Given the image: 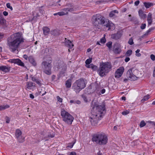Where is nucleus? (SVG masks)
<instances>
[{
	"label": "nucleus",
	"instance_id": "25",
	"mask_svg": "<svg viewBox=\"0 0 155 155\" xmlns=\"http://www.w3.org/2000/svg\"><path fill=\"white\" fill-rule=\"evenodd\" d=\"M71 81L72 80L70 79H69L66 81L65 85L67 88H69L71 87Z\"/></svg>",
	"mask_w": 155,
	"mask_h": 155
},
{
	"label": "nucleus",
	"instance_id": "51",
	"mask_svg": "<svg viewBox=\"0 0 155 155\" xmlns=\"http://www.w3.org/2000/svg\"><path fill=\"white\" fill-rule=\"evenodd\" d=\"M10 118L8 117H6V122L7 123H9L10 122Z\"/></svg>",
	"mask_w": 155,
	"mask_h": 155
},
{
	"label": "nucleus",
	"instance_id": "43",
	"mask_svg": "<svg viewBox=\"0 0 155 155\" xmlns=\"http://www.w3.org/2000/svg\"><path fill=\"white\" fill-rule=\"evenodd\" d=\"M82 97L83 98L84 100V101L86 102H87V97H86L84 95H82Z\"/></svg>",
	"mask_w": 155,
	"mask_h": 155
},
{
	"label": "nucleus",
	"instance_id": "30",
	"mask_svg": "<svg viewBox=\"0 0 155 155\" xmlns=\"http://www.w3.org/2000/svg\"><path fill=\"white\" fill-rule=\"evenodd\" d=\"M143 4L144 6L146 8H148L153 5V3L151 2H145Z\"/></svg>",
	"mask_w": 155,
	"mask_h": 155
},
{
	"label": "nucleus",
	"instance_id": "23",
	"mask_svg": "<svg viewBox=\"0 0 155 155\" xmlns=\"http://www.w3.org/2000/svg\"><path fill=\"white\" fill-rule=\"evenodd\" d=\"M43 31L44 34L46 35H48L50 32V29L47 27H44L43 28Z\"/></svg>",
	"mask_w": 155,
	"mask_h": 155
},
{
	"label": "nucleus",
	"instance_id": "36",
	"mask_svg": "<svg viewBox=\"0 0 155 155\" xmlns=\"http://www.w3.org/2000/svg\"><path fill=\"white\" fill-rule=\"evenodd\" d=\"M92 59L91 58H89L87 59L85 62L86 64L87 65L90 64L92 62Z\"/></svg>",
	"mask_w": 155,
	"mask_h": 155
},
{
	"label": "nucleus",
	"instance_id": "4",
	"mask_svg": "<svg viewBox=\"0 0 155 155\" xmlns=\"http://www.w3.org/2000/svg\"><path fill=\"white\" fill-rule=\"evenodd\" d=\"M92 140L97 144L104 145L107 143L108 138L104 133H101L94 135L93 136Z\"/></svg>",
	"mask_w": 155,
	"mask_h": 155
},
{
	"label": "nucleus",
	"instance_id": "10",
	"mask_svg": "<svg viewBox=\"0 0 155 155\" xmlns=\"http://www.w3.org/2000/svg\"><path fill=\"white\" fill-rule=\"evenodd\" d=\"M113 51L115 54H120L121 51L120 45L118 43H115L113 46Z\"/></svg>",
	"mask_w": 155,
	"mask_h": 155
},
{
	"label": "nucleus",
	"instance_id": "62",
	"mask_svg": "<svg viewBox=\"0 0 155 155\" xmlns=\"http://www.w3.org/2000/svg\"><path fill=\"white\" fill-rule=\"evenodd\" d=\"M37 79L35 77H33L31 78V80L35 82Z\"/></svg>",
	"mask_w": 155,
	"mask_h": 155
},
{
	"label": "nucleus",
	"instance_id": "8",
	"mask_svg": "<svg viewBox=\"0 0 155 155\" xmlns=\"http://www.w3.org/2000/svg\"><path fill=\"white\" fill-rule=\"evenodd\" d=\"M92 20L93 23L95 26H97L100 25H102L104 23L105 18L99 14L94 16Z\"/></svg>",
	"mask_w": 155,
	"mask_h": 155
},
{
	"label": "nucleus",
	"instance_id": "32",
	"mask_svg": "<svg viewBox=\"0 0 155 155\" xmlns=\"http://www.w3.org/2000/svg\"><path fill=\"white\" fill-rule=\"evenodd\" d=\"M9 106L8 105H3L2 106H0V111L5 109L8 107Z\"/></svg>",
	"mask_w": 155,
	"mask_h": 155
},
{
	"label": "nucleus",
	"instance_id": "13",
	"mask_svg": "<svg viewBox=\"0 0 155 155\" xmlns=\"http://www.w3.org/2000/svg\"><path fill=\"white\" fill-rule=\"evenodd\" d=\"M122 35V34L121 31H118L117 33L111 34V38L114 40H117L120 38Z\"/></svg>",
	"mask_w": 155,
	"mask_h": 155
},
{
	"label": "nucleus",
	"instance_id": "39",
	"mask_svg": "<svg viewBox=\"0 0 155 155\" xmlns=\"http://www.w3.org/2000/svg\"><path fill=\"white\" fill-rule=\"evenodd\" d=\"M57 14H58L60 16H62L66 14V13L63 12H58L57 13H55L54 14V15H56Z\"/></svg>",
	"mask_w": 155,
	"mask_h": 155
},
{
	"label": "nucleus",
	"instance_id": "41",
	"mask_svg": "<svg viewBox=\"0 0 155 155\" xmlns=\"http://www.w3.org/2000/svg\"><path fill=\"white\" fill-rule=\"evenodd\" d=\"M106 42V40L105 37L102 38L100 40V42L102 43H105Z\"/></svg>",
	"mask_w": 155,
	"mask_h": 155
},
{
	"label": "nucleus",
	"instance_id": "63",
	"mask_svg": "<svg viewBox=\"0 0 155 155\" xmlns=\"http://www.w3.org/2000/svg\"><path fill=\"white\" fill-rule=\"evenodd\" d=\"M68 8H65L63 9V10L64 11L66 12V14H67L68 13Z\"/></svg>",
	"mask_w": 155,
	"mask_h": 155
},
{
	"label": "nucleus",
	"instance_id": "14",
	"mask_svg": "<svg viewBox=\"0 0 155 155\" xmlns=\"http://www.w3.org/2000/svg\"><path fill=\"white\" fill-rule=\"evenodd\" d=\"M22 132L21 131L17 129L16 131V136L19 142L22 143L24 141V139L21 138V135Z\"/></svg>",
	"mask_w": 155,
	"mask_h": 155
},
{
	"label": "nucleus",
	"instance_id": "47",
	"mask_svg": "<svg viewBox=\"0 0 155 155\" xmlns=\"http://www.w3.org/2000/svg\"><path fill=\"white\" fill-rule=\"evenodd\" d=\"M35 82L38 84L39 86H41V81L38 79H37L35 81Z\"/></svg>",
	"mask_w": 155,
	"mask_h": 155
},
{
	"label": "nucleus",
	"instance_id": "37",
	"mask_svg": "<svg viewBox=\"0 0 155 155\" xmlns=\"http://www.w3.org/2000/svg\"><path fill=\"white\" fill-rule=\"evenodd\" d=\"M146 125V123L145 121L143 120L141 121L140 123V128L144 127Z\"/></svg>",
	"mask_w": 155,
	"mask_h": 155
},
{
	"label": "nucleus",
	"instance_id": "45",
	"mask_svg": "<svg viewBox=\"0 0 155 155\" xmlns=\"http://www.w3.org/2000/svg\"><path fill=\"white\" fill-rule=\"evenodd\" d=\"M129 113V111L126 110V111H123L122 113V114L123 115H126L127 114H128Z\"/></svg>",
	"mask_w": 155,
	"mask_h": 155
},
{
	"label": "nucleus",
	"instance_id": "58",
	"mask_svg": "<svg viewBox=\"0 0 155 155\" xmlns=\"http://www.w3.org/2000/svg\"><path fill=\"white\" fill-rule=\"evenodd\" d=\"M100 92H101V93L102 94H104V93H105V89H102L101 91H100Z\"/></svg>",
	"mask_w": 155,
	"mask_h": 155
},
{
	"label": "nucleus",
	"instance_id": "22",
	"mask_svg": "<svg viewBox=\"0 0 155 155\" xmlns=\"http://www.w3.org/2000/svg\"><path fill=\"white\" fill-rule=\"evenodd\" d=\"M26 84V88L28 89H31L32 87H35V84L32 82H27Z\"/></svg>",
	"mask_w": 155,
	"mask_h": 155
},
{
	"label": "nucleus",
	"instance_id": "7",
	"mask_svg": "<svg viewBox=\"0 0 155 155\" xmlns=\"http://www.w3.org/2000/svg\"><path fill=\"white\" fill-rule=\"evenodd\" d=\"M51 61L50 60L48 61H43L41 64L42 68L44 69L43 72L48 75H50L51 74Z\"/></svg>",
	"mask_w": 155,
	"mask_h": 155
},
{
	"label": "nucleus",
	"instance_id": "40",
	"mask_svg": "<svg viewBox=\"0 0 155 155\" xmlns=\"http://www.w3.org/2000/svg\"><path fill=\"white\" fill-rule=\"evenodd\" d=\"M140 50L139 49H137L135 51L136 52V55L137 57H140L141 56V54L139 53Z\"/></svg>",
	"mask_w": 155,
	"mask_h": 155
},
{
	"label": "nucleus",
	"instance_id": "61",
	"mask_svg": "<svg viewBox=\"0 0 155 155\" xmlns=\"http://www.w3.org/2000/svg\"><path fill=\"white\" fill-rule=\"evenodd\" d=\"M56 77L55 75H52L51 76V79L52 80H54Z\"/></svg>",
	"mask_w": 155,
	"mask_h": 155
},
{
	"label": "nucleus",
	"instance_id": "5",
	"mask_svg": "<svg viewBox=\"0 0 155 155\" xmlns=\"http://www.w3.org/2000/svg\"><path fill=\"white\" fill-rule=\"evenodd\" d=\"M86 86L85 80L81 78L76 80L73 84L72 89L76 93H78Z\"/></svg>",
	"mask_w": 155,
	"mask_h": 155
},
{
	"label": "nucleus",
	"instance_id": "17",
	"mask_svg": "<svg viewBox=\"0 0 155 155\" xmlns=\"http://www.w3.org/2000/svg\"><path fill=\"white\" fill-rule=\"evenodd\" d=\"M62 65L61 68H62L61 71L60 72V75L61 76H64L66 70L67 66L65 64L63 63L62 64Z\"/></svg>",
	"mask_w": 155,
	"mask_h": 155
},
{
	"label": "nucleus",
	"instance_id": "15",
	"mask_svg": "<svg viewBox=\"0 0 155 155\" xmlns=\"http://www.w3.org/2000/svg\"><path fill=\"white\" fill-rule=\"evenodd\" d=\"M28 61L29 63L34 66L37 65V63L34 57L32 55H30L28 57Z\"/></svg>",
	"mask_w": 155,
	"mask_h": 155
},
{
	"label": "nucleus",
	"instance_id": "59",
	"mask_svg": "<svg viewBox=\"0 0 155 155\" xmlns=\"http://www.w3.org/2000/svg\"><path fill=\"white\" fill-rule=\"evenodd\" d=\"M29 97L32 99H33L34 98V96L32 94H29Z\"/></svg>",
	"mask_w": 155,
	"mask_h": 155
},
{
	"label": "nucleus",
	"instance_id": "52",
	"mask_svg": "<svg viewBox=\"0 0 155 155\" xmlns=\"http://www.w3.org/2000/svg\"><path fill=\"white\" fill-rule=\"evenodd\" d=\"M74 9L72 8H68V11L69 12H73L74 11Z\"/></svg>",
	"mask_w": 155,
	"mask_h": 155
},
{
	"label": "nucleus",
	"instance_id": "31",
	"mask_svg": "<svg viewBox=\"0 0 155 155\" xmlns=\"http://www.w3.org/2000/svg\"><path fill=\"white\" fill-rule=\"evenodd\" d=\"M90 68L92 69L93 71H97V70H98L97 67L96 65H94L93 64H91Z\"/></svg>",
	"mask_w": 155,
	"mask_h": 155
},
{
	"label": "nucleus",
	"instance_id": "46",
	"mask_svg": "<svg viewBox=\"0 0 155 155\" xmlns=\"http://www.w3.org/2000/svg\"><path fill=\"white\" fill-rule=\"evenodd\" d=\"M155 29L154 27H152L150 28L148 31H147V32L148 34L149 33L151 32L152 30H153Z\"/></svg>",
	"mask_w": 155,
	"mask_h": 155
},
{
	"label": "nucleus",
	"instance_id": "11",
	"mask_svg": "<svg viewBox=\"0 0 155 155\" xmlns=\"http://www.w3.org/2000/svg\"><path fill=\"white\" fill-rule=\"evenodd\" d=\"M8 61L12 63H14L15 64H17L18 65L22 66L24 67V64L19 59H10Z\"/></svg>",
	"mask_w": 155,
	"mask_h": 155
},
{
	"label": "nucleus",
	"instance_id": "12",
	"mask_svg": "<svg viewBox=\"0 0 155 155\" xmlns=\"http://www.w3.org/2000/svg\"><path fill=\"white\" fill-rule=\"evenodd\" d=\"M124 71L123 67H120L118 69L115 73V76L116 78H119L122 75Z\"/></svg>",
	"mask_w": 155,
	"mask_h": 155
},
{
	"label": "nucleus",
	"instance_id": "27",
	"mask_svg": "<svg viewBox=\"0 0 155 155\" xmlns=\"http://www.w3.org/2000/svg\"><path fill=\"white\" fill-rule=\"evenodd\" d=\"M103 25L106 26L107 28H108V30H109L110 29V27L111 25L110 22L108 21V22L104 21V23L103 24Z\"/></svg>",
	"mask_w": 155,
	"mask_h": 155
},
{
	"label": "nucleus",
	"instance_id": "29",
	"mask_svg": "<svg viewBox=\"0 0 155 155\" xmlns=\"http://www.w3.org/2000/svg\"><path fill=\"white\" fill-rule=\"evenodd\" d=\"M118 12L116 10H113L109 14V16L110 17H112L115 15V13H118Z\"/></svg>",
	"mask_w": 155,
	"mask_h": 155
},
{
	"label": "nucleus",
	"instance_id": "53",
	"mask_svg": "<svg viewBox=\"0 0 155 155\" xmlns=\"http://www.w3.org/2000/svg\"><path fill=\"white\" fill-rule=\"evenodd\" d=\"M74 144V143H70L68 146V147L70 148H72L73 147Z\"/></svg>",
	"mask_w": 155,
	"mask_h": 155
},
{
	"label": "nucleus",
	"instance_id": "57",
	"mask_svg": "<svg viewBox=\"0 0 155 155\" xmlns=\"http://www.w3.org/2000/svg\"><path fill=\"white\" fill-rule=\"evenodd\" d=\"M3 14L4 16H6L8 15V13L7 12L5 11L3 12Z\"/></svg>",
	"mask_w": 155,
	"mask_h": 155
},
{
	"label": "nucleus",
	"instance_id": "54",
	"mask_svg": "<svg viewBox=\"0 0 155 155\" xmlns=\"http://www.w3.org/2000/svg\"><path fill=\"white\" fill-rule=\"evenodd\" d=\"M23 58L25 60H27L28 59V57L27 55L26 54H24L23 56Z\"/></svg>",
	"mask_w": 155,
	"mask_h": 155
},
{
	"label": "nucleus",
	"instance_id": "2",
	"mask_svg": "<svg viewBox=\"0 0 155 155\" xmlns=\"http://www.w3.org/2000/svg\"><path fill=\"white\" fill-rule=\"evenodd\" d=\"M24 42V39L19 33L12 35L7 40V45L10 51L14 52L17 50L21 43Z\"/></svg>",
	"mask_w": 155,
	"mask_h": 155
},
{
	"label": "nucleus",
	"instance_id": "60",
	"mask_svg": "<svg viewBox=\"0 0 155 155\" xmlns=\"http://www.w3.org/2000/svg\"><path fill=\"white\" fill-rule=\"evenodd\" d=\"M70 103H73L75 104H76V100H71L70 101Z\"/></svg>",
	"mask_w": 155,
	"mask_h": 155
},
{
	"label": "nucleus",
	"instance_id": "42",
	"mask_svg": "<svg viewBox=\"0 0 155 155\" xmlns=\"http://www.w3.org/2000/svg\"><path fill=\"white\" fill-rule=\"evenodd\" d=\"M146 26V24L145 23L142 24L140 27V28L141 29L143 30L145 28Z\"/></svg>",
	"mask_w": 155,
	"mask_h": 155
},
{
	"label": "nucleus",
	"instance_id": "49",
	"mask_svg": "<svg viewBox=\"0 0 155 155\" xmlns=\"http://www.w3.org/2000/svg\"><path fill=\"white\" fill-rule=\"evenodd\" d=\"M57 99L58 100V101H59L60 102H61L62 101V99L59 96H58L57 97Z\"/></svg>",
	"mask_w": 155,
	"mask_h": 155
},
{
	"label": "nucleus",
	"instance_id": "28",
	"mask_svg": "<svg viewBox=\"0 0 155 155\" xmlns=\"http://www.w3.org/2000/svg\"><path fill=\"white\" fill-rule=\"evenodd\" d=\"M5 21V20L3 18V15H2L1 13L0 12V24L4 25Z\"/></svg>",
	"mask_w": 155,
	"mask_h": 155
},
{
	"label": "nucleus",
	"instance_id": "19",
	"mask_svg": "<svg viewBox=\"0 0 155 155\" xmlns=\"http://www.w3.org/2000/svg\"><path fill=\"white\" fill-rule=\"evenodd\" d=\"M147 21L148 22V26L150 25L153 22L152 14L151 13H149L147 17Z\"/></svg>",
	"mask_w": 155,
	"mask_h": 155
},
{
	"label": "nucleus",
	"instance_id": "16",
	"mask_svg": "<svg viewBox=\"0 0 155 155\" xmlns=\"http://www.w3.org/2000/svg\"><path fill=\"white\" fill-rule=\"evenodd\" d=\"M10 67L6 66H0V70L5 73L8 72L10 70Z\"/></svg>",
	"mask_w": 155,
	"mask_h": 155
},
{
	"label": "nucleus",
	"instance_id": "34",
	"mask_svg": "<svg viewBox=\"0 0 155 155\" xmlns=\"http://www.w3.org/2000/svg\"><path fill=\"white\" fill-rule=\"evenodd\" d=\"M132 50H128L126 52L125 55L127 56H129L132 54Z\"/></svg>",
	"mask_w": 155,
	"mask_h": 155
},
{
	"label": "nucleus",
	"instance_id": "48",
	"mask_svg": "<svg viewBox=\"0 0 155 155\" xmlns=\"http://www.w3.org/2000/svg\"><path fill=\"white\" fill-rule=\"evenodd\" d=\"M150 58L153 61H154L155 60V56L154 55L152 54L150 55Z\"/></svg>",
	"mask_w": 155,
	"mask_h": 155
},
{
	"label": "nucleus",
	"instance_id": "35",
	"mask_svg": "<svg viewBox=\"0 0 155 155\" xmlns=\"http://www.w3.org/2000/svg\"><path fill=\"white\" fill-rule=\"evenodd\" d=\"M106 45L109 49L110 50L112 48V42L111 41L109 42L106 44Z\"/></svg>",
	"mask_w": 155,
	"mask_h": 155
},
{
	"label": "nucleus",
	"instance_id": "33",
	"mask_svg": "<svg viewBox=\"0 0 155 155\" xmlns=\"http://www.w3.org/2000/svg\"><path fill=\"white\" fill-rule=\"evenodd\" d=\"M149 95H147L144 97L142 99L141 101L142 102H143L145 101H147L148 99H149Z\"/></svg>",
	"mask_w": 155,
	"mask_h": 155
},
{
	"label": "nucleus",
	"instance_id": "26",
	"mask_svg": "<svg viewBox=\"0 0 155 155\" xmlns=\"http://www.w3.org/2000/svg\"><path fill=\"white\" fill-rule=\"evenodd\" d=\"M139 14L140 18L144 19L146 17V15L144 13L142 10H140L138 12Z\"/></svg>",
	"mask_w": 155,
	"mask_h": 155
},
{
	"label": "nucleus",
	"instance_id": "50",
	"mask_svg": "<svg viewBox=\"0 0 155 155\" xmlns=\"http://www.w3.org/2000/svg\"><path fill=\"white\" fill-rule=\"evenodd\" d=\"M38 12H39V13L41 15H42V14L44 13V10L42 9H40L39 10H38Z\"/></svg>",
	"mask_w": 155,
	"mask_h": 155
},
{
	"label": "nucleus",
	"instance_id": "38",
	"mask_svg": "<svg viewBox=\"0 0 155 155\" xmlns=\"http://www.w3.org/2000/svg\"><path fill=\"white\" fill-rule=\"evenodd\" d=\"M128 43L130 45H132L134 44V43L133 42V40L132 38H131L129 39L128 42Z\"/></svg>",
	"mask_w": 155,
	"mask_h": 155
},
{
	"label": "nucleus",
	"instance_id": "44",
	"mask_svg": "<svg viewBox=\"0 0 155 155\" xmlns=\"http://www.w3.org/2000/svg\"><path fill=\"white\" fill-rule=\"evenodd\" d=\"M7 7L9 9H10L11 10H13V8L12 6L10 5V4L9 3H8L6 4Z\"/></svg>",
	"mask_w": 155,
	"mask_h": 155
},
{
	"label": "nucleus",
	"instance_id": "3",
	"mask_svg": "<svg viewBox=\"0 0 155 155\" xmlns=\"http://www.w3.org/2000/svg\"><path fill=\"white\" fill-rule=\"evenodd\" d=\"M112 65L110 62H102L99 68L97 70V73L101 77L105 76L111 70Z\"/></svg>",
	"mask_w": 155,
	"mask_h": 155
},
{
	"label": "nucleus",
	"instance_id": "24",
	"mask_svg": "<svg viewBox=\"0 0 155 155\" xmlns=\"http://www.w3.org/2000/svg\"><path fill=\"white\" fill-rule=\"evenodd\" d=\"M91 89H93V90L94 91H98V89L99 86L97 84L94 83L91 84Z\"/></svg>",
	"mask_w": 155,
	"mask_h": 155
},
{
	"label": "nucleus",
	"instance_id": "21",
	"mask_svg": "<svg viewBox=\"0 0 155 155\" xmlns=\"http://www.w3.org/2000/svg\"><path fill=\"white\" fill-rule=\"evenodd\" d=\"M41 15L38 12V11L36 10L35 12H33V15L34 16L33 18H32V20H37V18L38 17H39L40 15Z\"/></svg>",
	"mask_w": 155,
	"mask_h": 155
},
{
	"label": "nucleus",
	"instance_id": "6",
	"mask_svg": "<svg viewBox=\"0 0 155 155\" xmlns=\"http://www.w3.org/2000/svg\"><path fill=\"white\" fill-rule=\"evenodd\" d=\"M61 114L63 118V120L66 123L68 124H72L74 118L71 114L64 109L61 110Z\"/></svg>",
	"mask_w": 155,
	"mask_h": 155
},
{
	"label": "nucleus",
	"instance_id": "18",
	"mask_svg": "<svg viewBox=\"0 0 155 155\" xmlns=\"http://www.w3.org/2000/svg\"><path fill=\"white\" fill-rule=\"evenodd\" d=\"M65 45L66 46L68 47L69 49L72 48L74 46L72 42L69 40H67L65 41Z\"/></svg>",
	"mask_w": 155,
	"mask_h": 155
},
{
	"label": "nucleus",
	"instance_id": "9",
	"mask_svg": "<svg viewBox=\"0 0 155 155\" xmlns=\"http://www.w3.org/2000/svg\"><path fill=\"white\" fill-rule=\"evenodd\" d=\"M133 68H132L129 69L128 70L127 72V76L128 78H130V80L132 81H135L137 80L138 78L135 75L133 74L134 73V70L132 71V69Z\"/></svg>",
	"mask_w": 155,
	"mask_h": 155
},
{
	"label": "nucleus",
	"instance_id": "64",
	"mask_svg": "<svg viewBox=\"0 0 155 155\" xmlns=\"http://www.w3.org/2000/svg\"><path fill=\"white\" fill-rule=\"evenodd\" d=\"M69 155H76V154L75 152H72L70 153Z\"/></svg>",
	"mask_w": 155,
	"mask_h": 155
},
{
	"label": "nucleus",
	"instance_id": "55",
	"mask_svg": "<svg viewBox=\"0 0 155 155\" xmlns=\"http://www.w3.org/2000/svg\"><path fill=\"white\" fill-rule=\"evenodd\" d=\"M140 2L138 0L135 2L134 4L136 6H137L139 4Z\"/></svg>",
	"mask_w": 155,
	"mask_h": 155
},
{
	"label": "nucleus",
	"instance_id": "20",
	"mask_svg": "<svg viewBox=\"0 0 155 155\" xmlns=\"http://www.w3.org/2000/svg\"><path fill=\"white\" fill-rule=\"evenodd\" d=\"M51 34L54 36L59 35L61 33V31L58 29H55L51 31Z\"/></svg>",
	"mask_w": 155,
	"mask_h": 155
},
{
	"label": "nucleus",
	"instance_id": "1",
	"mask_svg": "<svg viewBox=\"0 0 155 155\" xmlns=\"http://www.w3.org/2000/svg\"><path fill=\"white\" fill-rule=\"evenodd\" d=\"M91 115L89 120L92 125L95 126L105 114L106 110L104 104L98 105L95 103L94 104L93 102L91 103Z\"/></svg>",
	"mask_w": 155,
	"mask_h": 155
},
{
	"label": "nucleus",
	"instance_id": "56",
	"mask_svg": "<svg viewBox=\"0 0 155 155\" xmlns=\"http://www.w3.org/2000/svg\"><path fill=\"white\" fill-rule=\"evenodd\" d=\"M130 60V58L129 57H127L125 59V62H127Z\"/></svg>",
	"mask_w": 155,
	"mask_h": 155
}]
</instances>
